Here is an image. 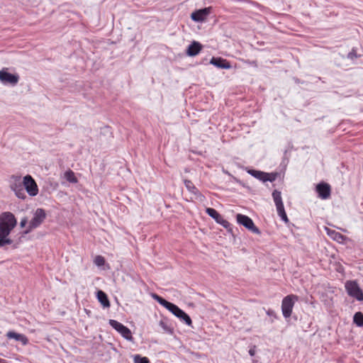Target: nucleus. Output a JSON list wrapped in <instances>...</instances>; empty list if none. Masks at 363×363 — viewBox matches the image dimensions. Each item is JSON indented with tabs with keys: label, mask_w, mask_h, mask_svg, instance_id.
I'll return each instance as SVG.
<instances>
[{
	"label": "nucleus",
	"mask_w": 363,
	"mask_h": 363,
	"mask_svg": "<svg viewBox=\"0 0 363 363\" xmlns=\"http://www.w3.org/2000/svg\"><path fill=\"white\" fill-rule=\"evenodd\" d=\"M11 179H13V182L10 184L11 190H13L14 192H16L18 191V189H21L23 188V184L21 182V178L20 176L13 175Z\"/></svg>",
	"instance_id": "nucleus-17"
},
{
	"label": "nucleus",
	"mask_w": 363,
	"mask_h": 363,
	"mask_svg": "<svg viewBox=\"0 0 363 363\" xmlns=\"http://www.w3.org/2000/svg\"><path fill=\"white\" fill-rule=\"evenodd\" d=\"M236 218L238 223L245 227L247 230L257 235L261 233L259 228L255 225L253 220L250 217L238 213L236 216Z\"/></svg>",
	"instance_id": "nucleus-7"
},
{
	"label": "nucleus",
	"mask_w": 363,
	"mask_h": 363,
	"mask_svg": "<svg viewBox=\"0 0 363 363\" xmlns=\"http://www.w3.org/2000/svg\"><path fill=\"white\" fill-rule=\"evenodd\" d=\"M347 57L350 60H354L357 57L356 51L353 49L351 52H350L347 55Z\"/></svg>",
	"instance_id": "nucleus-31"
},
{
	"label": "nucleus",
	"mask_w": 363,
	"mask_h": 363,
	"mask_svg": "<svg viewBox=\"0 0 363 363\" xmlns=\"http://www.w3.org/2000/svg\"><path fill=\"white\" fill-rule=\"evenodd\" d=\"M16 224V219L12 213L4 212L0 214V247L13 243V240L9 235Z\"/></svg>",
	"instance_id": "nucleus-1"
},
{
	"label": "nucleus",
	"mask_w": 363,
	"mask_h": 363,
	"mask_svg": "<svg viewBox=\"0 0 363 363\" xmlns=\"http://www.w3.org/2000/svg\"><path fill=\"white\" fill-rule=\"evenodd\" d=\"M0 81L4 84H9L15 86L19 81V76L17 74L8 72L6 69H2L0 71Z\"/></svg>",
	"instance_id": "nucleus-9"
},
{
	"label": "nucleus",
	"mask_w": 363,
	"mask_h": 363,
	"mask_svg": "<svg viewBox=\"0 0 363 363\" xmlns=\"http://www.w3.org/2000/svg\"><path fill=\"white\" fill-rule=\"evenodd\" d=\"M94 262L96 266L101 267L105 264V259L101 255H97L96 256Z\"/></svg>",
	"instance_id": "nucleus-27"
},
{
	"label": "nucleus",
	"mask_w": 363,
	"mask_h": 363,
	"mask_svg": "<svg viewBox=\"0 0 363 363\" xmlns=\"http://www.w3.org/2000/svg\"><path fill=\"white\" fill-rule=\"evenodd\" d=\"M134 363H150L148 358L146 357H140L139 354H135L133 357Z\"/></svg>",
	"instance_id": "nucleus-26"
},
{
	"label": "nucleus",
	"mask_w": 363,
	"mask_h": 363,
	"mask_svg": "<svg viewBox=\"0 0 363 363\" xmlns=\"http://www.w3.org/2000/svg\"><path fill=\"white\" fill-rule=\"evenodd\" d=\"M316 191L322 199H327L330 196V186L325 182H321L316 186Z\"/></svg>",
	"instance_id": "nucleus-12"
},
{
	"label": "nucleus",
	"mask_w": 363,
	"mask_h": 363,
	"mask_svg": "<svg viewBox=\"0 0 363 363\" xmlns=\"http://www.w3.org/2000/svg\"><path fill=\"white\" fill-rule=\"evenodd\" d=\"M202 49V45L197 42L193 41L186 49V55L188 56L194 57L198 55Z\"/></svg>",
	"instance_id": "nucleus-13"
},
{
	"label": "nucleus",
	"mask_w": 363,
	"mask_h": 363,
	"mask_svg": "<svg viewBox=\"0 0 363 363\" xmlns=\"http://www.w3.org/2000/svg\"><path fill=\"white\" fill-rule=\"evenodd\" d=\"M159 325L162 328L164 333H166L169 335H172L174 333V328L169 323V320L166 318H163L159 322Z\"/></svg>",
	"instance_id": "nucleus-16"
},
{
	"label": "nucleus",
	"mask_w": 363,
	"mask_h": 363,
	"mask_svg": "<svg viewBox=\"0 0 363 363\" xmlns=\"http://www.w3.org/2000/svg\"><path fill=\"white\" fill-rule=\"evenodd\" d=\"M167 310L174 314L176 317L179 318L182 321L185 323L187 325L191 326L192 321L190 316L186 313L183 310L179 308L177 305L171 303Z\"/></svg>",
	"instance_id": "nucleus-5"
},
{
	"label": "nucleus",
	"mask_w": 363,
	"mask_h": 363,
	"mask_svg": "<svg viewBox=\"0 0 363 363\" xmlns=\"http://www.w3.org/2000/svg\"><path fill=\"white\" fill-rule=\"evenodd\" d=\"M27 223V219L26 218H23L21 220V223H20V225L21 227H24Z\"/></svg>",
	"instance_id": "nucleus-34"
},
{
	"label": "nucleus",
	"mask_w": 363,
	"mask_h": 363,
	"mask_svg": "<svg viewBox=\"0 0 363 363\" xmlns=\"http://www.w3.org/2000/svg\"><path fill=\"white\" fill-rule=\"evenodd\" d=\"M265 178L264 179V182H274L277 179V174L275 173H267Z\"/></svg>",
	"instance_id": "nucleus-28"
},
{
	"label": "nucleus",
	"mask_w": 363,
	"mask_h": 363,
	"mask_svg": "<svg viewBox=\"0 0 363 363\" xmlns=\"http://www.w3.org/2000/svg\"><path fill=\"white\" fill-rule=\"evenodd\" d=\"M23 184L24 189L30 196H35L38 194V185L30 175L28 174L23 177Z\"/></svg>",
	"instance_id": "nucleus-8"
},
{
	"label": "nucleus",
	"mask_w": 363,
	"mask_h": 363,
	"mask_svg": "<svg viewBox=\"0 0 363 363\" xmlns=\"http://www.w3.org/2000/svg\"><path fill=\"white\" fill-rule=\"evenodd\" d=\"M211 7H206L201 9H199L191 14V18L195 22H203L211 13Z\"/></svg>",
	"instance_id": "nucleus-11"
},
{
	"label": "nucleus",
	"mask_w": 363,
	"mask_h": 363,
	"mask_svg": "<svg viewBox=\"0 0 363 363\" xmlns=\"http://www.w3.org/2000/svg\"><path fill=\"white\" fill-rule=\"evenodd\" d=\"M65 178L70 183L76 184L78 182L77 178L73 171L69 169L65 172Z\"/></svg>",
	"instance_id": "nucleus-20"
},
{
	"label": "nucleus",
	"mask_w": 363,
	"mask_h": 363,
	"mask_svg": "<svg viewBox=\"0 0 363 363\" xmlns=\"http://www.w3.org/2000/svg\"><path fill=\"white\" fill-rule=\"evenodd\" d=\"M247 172L250 175L254 177L255 178H256L263 182H264V179L265 178L266 176H267L266 172L259 171V170H255V169H250L247 171Z\"/></svg>",
	"instance_id": "nucleus-19"
},
{
	"label": "nucleus",
	"mask_w": 363,
	"mask_h": 363,
	"mask_svg": "<svg viewBox=\"0 0 363 363\" xmlns=\"http://www.w3.org/2000/svg\"><path fill=\"white\" fill-rule=\"evenodd\" d=\"M278 215L281 217V220H284L286 223H289V219L285 211L281 212Z\"/></svg>",
	"instance_id": "nucleus-32"
},
{
	"label": "nucleus",
	"mask_w": 363,
	"mask_h": 363,
	"mask_svg": "<svg viewBox=\"0 0 363 363\" xmlns=\"http://www.w3.org/2000/svg\"><path fill=\"white\" fill-rule=\"evenodd\" d=\"M6 336L9 339H14L18 342H21L23 345H27L28 342V339L26 335L17 333L13 330L9 331L6 333Z\"/></svg>",
	"instance_id": "nucleus-15"
},
{
	"label": "nucleus",
	"mask_w": 363,
	"mask_h": 363,
	"mask_svg": "<svg viewBox=\"0 0 363 363\" xmlns=\"http://www.w3.org/2000/svg\"><path fill=\"white\" fill-rule=\"evenodd\" d=\"M272 197L274 199V201L275 203V205L283 203L281 192L278 190H274L272 192Z\"/></svg>",
	"instance_id": "nucleus-25"
},
{
	"label": "nucleus",
	"mask_w": 363,
	"mask_h": 363,
	"mask_svg": "<svg viewBox=\"0 0 363 363\" xmlns=\"http://www.w3.org/2000/svg\"><path fill=\"white\" fill-rule=\"evenodd\" d=\"M109 324L125 340L129 341H132L133 340L130 330L122 323L118 322L116 320H110Z\"/></svg>",
	"instance_id": "nucleus-6"
},
{
	"label": "nucleus",
	"mask_w": 363,
	"mask_h": 363,
	"mask_svg": "<svg viewBox=\"0 0 363 363\" xmlns=\"http://www.w3.org/2000/svg\"><path fill=\"white\" fill-rule=\"evenodd\" d=\"M345 289L348 295L357 301H363V291L355 281H347L345 283Z\"/></svg>",
	"instance_id": "nucleus-2"
},
{
	"label": "nucleus",
	"mask_w": 363,
	"mask_h": 363,
	"mask_svg": "<svg viewBox=\"0 0 363 363\" xmlns=\"http://www.w3.org/2000/svg\"><path fill=\"white\" fill-rule=\"evenodd\" d=\"M97 298L104 307L108 308L110 306V302L108 296L103 291L100 290L97 292Z\"/></svg>",
	"instance_id": "nucleus-18"
},
{
	"label": "nucleus",
	"mask_w": 363,
	"mask_h": 363,
	"mask_svg": "<svg viewBox=\"0 0 363 363\" xmlns=\"http://www.w3.org/2000/svg\"><path fill=\"white\" fill-rule=\"evenodd\" d=\"M267 314L269 316H272V317H274L276 318V313L274 312V311L273 310H271V309H269L267 311Z\"/></svg>",
	"instance_id": "nucleus-33"
},
{
	"label": "nucleus",
	"mask_w": 363,
	"mask_h": 363,
	"mask_svg": "<svg viewBox=\"0 0 363 363\" xmlns=\"http://www.w3.org/2000/svg\"><path fill=\"white\" fill-rule=\"evenodd\" d=\"M46 218V213L44 209L43 208H37L33 218L30 220L28 228L25 232L26 233H29L31 230L38 228L40 225L44 221Z\"/></svg>",
	"instance_id": "nucleus-4"
},
{
	"label": "nucleus",
	"mask_w": 363,
	"mask_h": 363,
	"mask_svg": "<svg viewBox=\"0 0 363 363\" xmlns=\"http://www.w3.org/2000/svg\"><path fill=\"white\" fill-rule=\"evenodd\" d=\"M326 230L328 232V235H329L335 240L340 241V240H342L345 238L343 235L333 230L326 228Z\"/></svg>",
	"instance_id": "nucleus-21"
},
{
	"label": "nucleus",
	"mask_w": 363,
	"mask_h": 363,
	"mask_svg": "<svg viewBox=\"0 0 363 363\" xmlns=\"http://www.w3.org/2000/svg\"><path fill=\"white\" fill-rule=\"evenodd\" d=\"M16 196L21 199L24 200L26 198V195L24 191V188L18 189V191L15 192Z\"/></svg>",
	"instance_id": "nucleus-29"
},
{
	"label": "nucleus",
	"mask_w": 363,
	"mask_h": 363,
	"mask_svg": "<svg viewBox=\"0 0 363 363\" xmlns=\"http://www.w3.org/2000/svg\"><path fill=\"white\" fill-rule=\"evenodd\" d=\"M276 207H277L278 214L281 213V212L285 211L283 203L277 204Z\"/></svg>",
	"instance_id": "nucleus-30"
},
{
	"label": "nucleus",
	"mask_w": 363,
	"mask_h": 363,
	"mask_svg": "<svg viewBox=\"0 0 363 363\" xmlns=\"http://www.w3.org/2000/svg\"><path fill=\"white\" fill-rule=\"evenodd\" d=\"M353 321L357 326L363 328V313L357 312L354 315Z\"/></svg>",
	"instance_id": "nucleus-23"
},
{
	"label": "nucleus",
	"mask_w": 363,
	"mask_h": 363,
	"mask_svg": "<svg viewBox=\"0 0 363 363\" xmlns=\"http://www.w3.org/2000/svg\"><path fill=\"white\" fill-rule=\"evenodd\" d=\"M294 300H298L296 295H288L283 298L281 311L284 318H287L291 316L294 306Z\"/></svg>",
	"instance_id": "nucleus-3"
},
{
	"label": "nucleus",
	"mask_w": 363,
	"mask_h": 363,
	"mask_svg": "<svg viewBox=\"0 0 363 363\" xmlns=\"http://www.w3.org/2000/svg\"><path fill=\"white\" fill-rule=\"evenodd\" d=\"M184 184L186 188L191 193L196 194L199 193V190L197 188L194 186V184L192 183L191 181L185 179L184 180Z\"/></svg>",
	"instance_id": "nucleus-24"
},
{
	"label": "nucleus",
	"mask_w": 363,
	"mask_h": 363,
	"mask_svg": "<svg viewBox=\"0 0 363 363\" xmlns=\"http://www.w3.org/2000/svg\"><path fill=\"white\" fill-rule=\"evenodd\" d=\"M152 298L156 300L160 305L163 306L164 308L167 309L169 306L170 305L171 302L167 301L164 298H162L161 296H158L156 294H153L152 295Z\"/></svg>",
	"instance_id": "nucleus-22"
},
{
	"label": "nucleus",
	"mask_w": 363,
	"mask_h": 363,
	"mask_svg": "<svg viewBox=\"0 0 363 363\" xmlns=\"http://www.w3.org/2000/svg\"><path fill=\"white\" fill-rule=\"evenodd\" d=\"M206 213L213 218L218 223L220 224L223 227L228 229L230 227V223L225 220L219 213L214 208H207L206 209Z\"/></svg>",
	"instance_id": "nucleus-10"
},
{
	"label": "nucleus",
	"mask_w": 363,
	"mask_h": 363,
	"mask_svg": "<svg viewBox=\"0 0 363 363\" xmlns=\"http://www.w3.org/2000/svg\"><path fill=\"white\" fill-rule=\"evenodd\" d=\"M249 354H250V356H252H252H254V355H255V350H254L253 349H250V350H249Z\"/></svg>",
	"instance_id": "nucleus-35"
},
{
	"label": "nucleus",
	"mask_w": 363,
	"mask_h": 363,
	"mask_svg": "<svg viewBox=\"0 0 363 363\" xmlns=\"http://www.w3.org/2000/svg\"><path fill=\"white\" fill-rule=\"evenodd\" d=\"M210 63L218 68L220 69H230L231 67L230 63L225 59L221 57H213L210 61Z\"/></svg>",
	"instance_id": "nucleus-14"
}]
</instances>
